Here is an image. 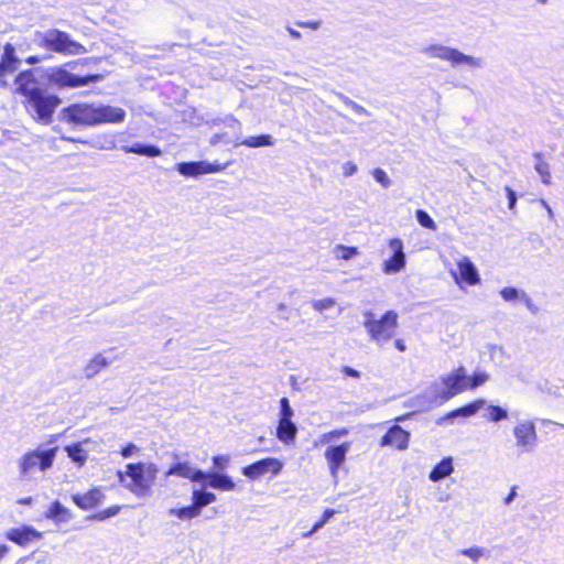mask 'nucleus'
I'll use <instances>...</instances> for the list:
<instances>
[{
	"label": "nucleus",
	"mask_w": 564,
	"mask_h": 564,
	"mask_svg": "<svg viewBox=\"0 0 564 564\" xmlns=\"http://www.w3.org/2000/svg\"><path fill=\"white\" fill-rule=\"evenodd\" d=\"M17 91L25 97L26 109L37 120L50 122L55 108L61 104L57 96L46 94L35 79L33 72H22L15 79Z\"/></svg>",
	"instance_id": "1"
},
{
	"label": "nucleus",
	"mask_w": 564,
	"mask_h": 564,
	"mask_svg": "<svg viewBox=\"0 0 564 564\" xmlns=\"http://www.w3.org/2000/svg\"><path fill=\"white\" fill-rule=\"evenodd\" d=\"M158 473L159 468L153 463H129L124 471H117V477L119 482L133 495L145 497L150 494Z\"/></svg>",
	"instance_id": "2"
},
{
	"label": "nucleus",
	"mask_w": 564,
	"mask_h": 564,
	"mask_svg": "<svg viewBox=\"0 0 564 564\" xmlns=\"http://www.w3.org/2000/svg\"><path fill=\"white\" fill-rule=\"evenodd\" d=\"M468 376L464 367L441 377V382L431 384L419 399H425L429 406L448 401L456 394L467 390Z\"/></svg>",
	"instance_id": "3"
},
{
	"label": "nucleus",
	"mask_w": 564,
	"mask_h": 564,
	"mask_svg": "<svg viewBox=\"0 0 564 564\" xmlns=\"http://www.w3.org/2000/svg\"><path fill=\"white\" fill-rule=\"evenodd\" d=\"M57 449L56 446L51 448L39 446L25 452L17 462L20 480H36L40 474L45 473L53 466Z\"/></svg>",
	"instance_id": "4"
},
{
	"label": "nucleus",
	"mask_w": 564,
	"mask_h": 564,
	"mask_svg": "<svg viewBox=\"0 0 564 564\" xmlns=\"http://www.w3.org/2000/svg\"><path fill=\"white\" fill-rule=\"evenodd\" d=\"M364 327L367 329L370 339L379 346H383L394 335L398 327V314L394 311L386 312L380 318L371 311L364 312Z\"/></svg>",
	"instance_id": "5"
},
{
	"label": "nucleus",
	"mask_w": 564,
	"mask_h": 564,
	"mask_svg": "<svg viewBox=\"0 0 564 564\" xmlns=\"http://www.w3.org/2000/svg\"><path fill=\"white\" fill-rule=\"evenodd\" d=\"M35 41L40 46L64 55H79L87 52L84 45L72 40L66 32L57 29L37 33Z\"/></svg>",
	"instance_id": "6"
},
{
	"label": "nucleus",
	"mask_w": 564,
	"mask_h": 564,
	"mask_svg": "<svg viewBox=\"0 0 564 564\" xmlns=\"http://www.w3.org/2000/svg\"><path fill=\"white\" fill-rule=\"evenodd\" d=\"M423 53L429 57L448 62L453 67L466 65L471 68H481L484 67L485 64L481 57L466 55L465 53L458 51L457 48H453L451 46H445L442 44H433L426 46L425 48H423Z\"/></svg>",
	"instance_id": "7"
},
{
	"label": "nucleus",
	"mask_w": 564,
	"mask_h": 564,
	"mask_svg": "<svg viewBox=\"0 0 564 564\" xmlns=\"http://www.w3.org/2000/svg\"><path fill=\"white\" fill-rule=\"evenodd\" d=\"M99 74L78 76L68 72L65 67L52 68L48 74L50 82L59 88H76L101 80Z\"/></svg>",
	"instance_id": "8"
},
{
	"label": "nucleus",
	"mask_w": 564,
	"mask_h": 564,
	"mask_svg": "<svg viewBox=\"0 0 564 564\" xmlns=\"http://www.w3.org/2000/svg\"><path fill=\"white\" fill-rule=\"evenodd\" d=\"M62 119L76 126H97V106L73 104L62 110Z\"/></svg>",
	"instance_id": "9"
},
{
	"label": "nucleus",
	"mask_w": 564,
	"mask_h": 564,
	"mask_svg": "<svg viewBox=\"0 0 564 564\" xmlns=\"http://www.w3.org/2000/svg\"><path fill=\"white\" fill-rule=\"evenodd\" d=\"M516 446L521 453H532L538 444V433L532 420H522L513 427Z\"/></svg>",
	"instance_id": "10"
},
{
	"label": "nucleus",
	"mask_w": 564,
	"mask_h": 564,
	"mask_svg": "<svg viewBox=\"0 0 564 564\" xmlns=\"http://www.w3.org/2000/svg\"><path fill=\"white\" fill-rule=\"evenodd\" d=\"M226 164L209 163L207 161H191L181 162L176 164V170L180 174L187 177H197L203 174H210L224 171L227 167Z\"/></svg>",
	"instance_id": "11"
},
{
	"label": "nucleus",
	"mask_w": 564,
	"mask_h": 564,
	"mask_svg": "<svg viewBox=\"0 0 564 564\" xmlns=\"http://www.w3.org/2000/svg\"><path fill=\"white\" fill-rule=\"evenodd\" d=\"M388 246L393 254L383 261L382 271L384 274H395L403 270L406 263L403 242L398 238H393L389 240Z\"/></svg>",
	"instance_id": "12"
},
{
	"label": "nucleus",
	"mask_w": 564,
	"mask_h": 564,
	"mask_svg": "<svg viewBox=\"0 0 564 564\" xmlns=\"http://www.w3.org/2000/svg\"><path fill=\"white\" fill-rule=\"evenodd\" d=\"M282 468L283 463L281 460L278 458L268 457L243 467L242 474L250 479H258L268 473L278 475Z\"/></svg>",
	"instance_id": "13"
},
{
	"label": "nucleus",
	"mask_w": 564,
	"mask_h": 564,
	"mask_svg": "<svg viewBox=\"0 0 564 564\" xmlns=\"http://www.w3.org/2000/svg\"><path fill=\"white\" fill-rule=\"evenodd\" d=\"M351 448L350 442H344L340 445L328 446L324 453L325 459L327 460L330 474L334 478L337 477L339 467L346 459L347 453Z\"/></svg>",
	"instance_id": "14"
},
{
	"label": "nucleus",
	"mask_w": 564,
	"mask_h": 564,
	"mask_svg": "<svg viewBox=\"0 0 564 564\" xmlns=\"http://www.w3.org/2000/svg\"><path fill=\"white\" fill-rule=\"evenodd\" d=\"M6 536L11 542H14L21 546H25L32 541L40 540L42 538V533L35 530L30 525H21L19 528H12L7 533Z\"/></svg>",
	"instance_id": "15"
},
{
	"label": "nucleus",
	"mask_w": 564,
	"mask_h": 564,
	"mask_svg": "<svg viewBox=\"0 0 564 564\" xmlns=\"http://www.w3.org/2000/svg\"><path fill=\"white\" fill-rule=\"evenodd\" d=\"M165 475L178 476L192 481H205V471L194 468L188 462H177L173 464Z\"/></svg>",
	"instance_id": "16"
},
{
	"label": "nucleus",
	"mask_w": 564,
	"mask_h": 564,
	"mask_svg": "<svg viewBox=\"0 0 564 564\" xmlns=\"http://www.w3.org/2000/svg\"><path fill=\"white\" fill-rule=\"evenodd\" d=\"M410 434L399 425H393L381 438V446H394L402 451L408 447Z\"/></svg>",
	"instance_id": "17"
},
{
	"label": "nucleus",
	"mask_w": 564,
	"mask_h": 564,
	"mask_svg": "<svg viewBox=\"0 0 564 564\" xmlns=\"http://www.w3.org/2000/svg\"><path fill=\"white\" fill-rule=\"evenodd\" d=\"M90 444L91 441L89 438H86L82 442L66 445L64 447V451L66 452L67 456L70 458L73 463H75L78 467H83L88 459Z\"/></svg>",
	"instance_id": "18"
},
{
	"label": "nucleus",
	"mask_w": 564,
	"mask_h": 564,
	"mask_svg": "<svg viewBox=\"0 0 564 564\" xmlns=\"http://www.w3.org/2000/svg\"><path fill=\"white\" fill-rule=\"evenodd\" d=\"M126 119V111L120 107L109 105L97 106V124L120 123Z\"/></svg>",
	"instance_id": "19"
},
{
	"label": "nucleus",
	"mask_w": 564,
	"mask_h": 564,
	"mask_svg": "<svg viewBox=\"0 0 564 564\" xmlns=\"http://www.w3.org/2000/svg\"><path fill=\"white\" fill-rule=\"evenodd\" d=\"M485 404V400H476L467 405H464L459 409L448 412L447 414L441 416L436 423L444 424L445 422H453L456 417H468L476 414Z\"/></svg>",
	"instance_id": "20"
},
{
	"label": "nucleus",
	"mask_w": 564,
	"mask_h": 564,
	"mask_svg": "<svg viewBox=\"0 0 564 564\" xmlns=\"http://www.w3.org/2000/svg\"><path fill=\"white\" fill-rule=\"evenodd\" d=\"M104 498V494L98 488H94L84 495L75 494L72 496L74 503L83 510H88L98 506Z\"/></svg>",
	"instance_id": "21"
},
{
	"label": "nucleus",
	"mask_w": 564,
	"mask_h": 564,
	"mask_svg": "<svg viewBox=\"0 0 564 564\" xmlns=\"http://www.w3.org/2000/svg\"><path fill=\"white\" fill-rule=\"evenodd\" d=\"M460 279L469 285H476L480 282L479 273L475 264L464 257L457 263Z\"/></svg>",
	"instance_id": "22"
},
{
	"label": "nucleus",
	"mask_w": 564,
	"mask_h": 564,
	"mask_svg": "<svg viewBox=\"0 0 564 564\" xmlns=\"http://www.w3.org/2000/svg\"><path fill=\"white\" fill-rule=\"evenodd\" d=\"M205 480L209 487L218 490L230 491L236 487L231 477L220 473H205Z\"/></svg>",
	"instance_id": "23"
},
{
	"label": "nucleus",
	"mask_w": 564,
	"mask_h": 564,
	"mask_svg": "<svg viewBox=\"0 0 564 564\" xmlns=\"http://www.w3.org/2000/svg\"><path fill=\"white\" fill-rule=\"evenodd\" d=\"M297 434V427L293 423L292 419L279 420L276 427V436L284 444H291L294 442Z\"/></svg>",
	"instance_id": "24"
},
{
	"label": "nucleus",
	"mask_w": 564,
	"mask_h": 564,
	"mask_svg": "<svg viewBox=\"0 0 564 564\" xmlns=\"http://www.w3.org/2000/svg\"><path fill=\"white\" fill-rule=\"evenodd\" d=\"M454 471L453 458L444 457L434 468L430 471L429 478L433 481H440L449 476Z\"/></svg>",
	"instance_id": "25"
},
{
	"label": "nucleus",
	"mask_w": 564,
	"mask_h": 564,
	"mask_svg": "<svg viewBox=\"0 0 564 564\" xmlns=\"http://www.w3.org/2000/svg\"><path fill=\"white\" fill-rule=\"evenodd\" d=\"M121 150L124 153H134V154H139V155H144L148 158H156L162 154V151L158 147L151 145V144H144V143H134L132 145H123V147H121Z\"/></svg>",
	"instance_id": "26"
},
{
	"label": "nucleus",
	"mask_w": 564,
	"mask_h": 564,
	"mask_svg": "<svg viewBox=\"0 0 564 564\" xmlns=\"http://www.w3.org/2000/svg\"><path fill=\"white\" fill-rule=\"evenodd\" d=\"M47 519H52L55 522H68L72 519L70 511L64 507L58 500L54 501L47 511L45 512Z\"/></svg>",
	"instance_id": "27"
},
{
	"label": "nucleus",
	"mask_w": 564,
	"mask_h": 564,
	"mask_svg": "<svg viewBox=\"0 0 564 564\" xmlns=\"http://www.w3.org/2000/svg\"><path fill=\"white\" fill-rule=\"evenodd\" d=\"M216 499L217 498L214 492L206 491L203 489H194L192 494L193 505L197 509L199 514L202 513L204 507L215 502Z\"/></svg>",
	"instance_id": "28"
},
{
	"label": "nucleus",
	"mask_w": 564,
	"mask_h": 564,
	"mask_svg": "<svg viewBox=\"0 0 564 564\" xmlns=\"http://www.w3.org/2000/svg\"><path fill=\"white\" fill-rule=\"evenodd\" d=\"M108 366V360L101 355L97 354L86 365L83 370L85 378L90 379L98 375L104 368Z\"/></svg>",
	"instance_id": "29"
},
{
	"label": "nucleus",
	"mask_w": 564,
	"mask_h": 564,
	"mask_svg": "<svg viewBox=\"0 0 564 564\" xmlns=\"http://www.w3.org/2000/svg\"><path fill=\"white\" fill-rule=\"evenodd\" d=\"M17 63L18 59L14 55V47L11 44H7L0 61V73L12 74L15 70Z\"/></svg>",
	"instance_id": "30"
},
{
	"label": "nucleus",
	"mask_w": 564,
	"mask_h": 564,
	"mask_svg": "<svg viewBox=\"0 0 564 564\" xmlns=\"http://www.w3.org/2000/svg\"><path fill=\"white\" fill-rule=\"evenodd\" d=\"M235 145H246L249 148L271 147L273 145V139L269 134H261L258 137H248L241 140H237Z\"/></svg>",
	"instance_id": "31"
},
{
	"label": "nucleus",
	"mask_w": 564,
	"mask_h": 564,
	"mask_svg": "<svg viewBox=\"0 0 564 564\" xmlns=\"http://www.w3.org/2000/svg\"><path fill=\"white\" fill-rule=\"evenodd\" d=\"M533 156L536 161L535 165H534V170L540 175L541 182L544 185H550L552 176H551L549 163L543 160L542 154L539 152L534 153Z\"/></svg>",
	"instance_id": "32"
},
{
	"label": "nucleus",
	"mask_w": 564,
	"mask_h": 564,
	"mask_svg": "<svg viewBox=\"0 0 564 564\" xmlns=\"http://www.w3.org/2000/svg\"><path fill=\"white\" fill-rule=\"evenodd\" d=\"M169 514L175 516L181 520H191V519L198 517L199 512L192 503L191 506H187V507L172 508L169 510Z\"/></svg>",
	"instance_id": "33"
},
{
	"label": "nucleus",
	"mask_w": 564,
	"mask_h": 564,
	"mask_svg": "<svg viewBox=\"0 0 564 564\" xmlns=\"http://www.w3.org/2000/svg\"><path fill=\"white\" fill-rule=\"evenodd\" d=\"M91 147L98 150H113L116 149L115 137L111 134L97 137L91 140Z\"/></svg>",
	"instance_id": "34"
},
{
	"label": "nucleus",
	"mask_w": 564,
	"mask_h": 564,
	"mask_svg": "<svg viewBox=\"0 0 564 564\" xmlns=\"http://www.w3.org/2000/svg\"><path fill=\"white\" fill-rule=\"evenodd\" d=\"M458 553L469 557L474 563H477L484 556H488V551L485 547L478 545H473L470 547L459 550Z\"/></svg>",
	"instance_id": "35"
},
{
	"label": "nucleus",
	"mask_w": 564,
	"mask_h": 564,
	"mask_svg": "<svg viewBox=\"0 0 564 564\" xmlns=\"http://www.w3.org/2000/svg\"><path fill=\"white\" fill-rule=\"evenodd\" d=\"M335 95H336V97L339 100L343 101L344 105H346L347 107L351 108L356 113L362 115V116H369L370 115V112L365 107H362L361 105L355 102L352 99H350L346 95H344L341 93H335Z\"/></svg>",
	"instance_id": "36"
},
{
	"label": "nucleus",
	"mask_w": 564,
	"mask_h": 564,
	"mask_svg": "<svg viewBox=\"0 0 564 564\" xmlns=\"http://www.w3.org/2000/svg\"><path fill=\"white\" fill-rule=\"evenodd\" d=\"M334 254L337 259L350 260L358 254V249L356 247L338 245L334 248Z\"/></svg>",
	"instance_id": "37"
},
{
	"label": "nucleus",
	"mask_w": 564,
	"mask_h": 564,
	"mask_svg": "<svg viewBox=\"0 0 564 564\" xmlns=\"http://www.w3.org/2000/svg\"><path fill=\"white\" fill-rule=\"evenodd\" d=\"M415 217H416L417 223L422 227H424L426 229H432V230L436 229L435 221L432 219V217L425 210L417 209L415 213Z\"/></svg>",
	"instance_id": "38"
},
{
	"label": "nucleus",
	"mask_w": 564,
	"mask_h": 564,
	"mask_svg": "<svg viewBox=\"0 0 564 564\" xmlns=\"http://www.w3.org/2000/svg\"><path fill=\"white\" fill-rule=\"evenodd\" d=\"M488 411H489L488 419L492 422H500L508 417L507 410L499 405H489Z\"/></svg>",
	"instance_id": "39"
},
{
	"label": "nucleus",
	"mask_w": 564,
	"mask_h": 564,
	"mask_svg": "<svg viewBox=\"0 0 564 564\" xmlns=\"http://www.w3.org/2000/svg\"><path fill=\"white\" fill-rule=\"evenodd\" d=\"M348 434V430L347 429H338V430H333V431H329V432H326L324 434H322L319 436V443L321 444H328L329 442L336 440V438H339L341 436H345Z\"/></svg>",
	"instance_id": "40"
},
{
	"label": "nucleus",
	"mask_w": 564,
	"mask_h": 564,
	"mask_svg": "<svg viewBox=\"0 0 564 564\" xmlns=\"http://www.w3.org/2000/svg\"><path fill=\"white\" fill-rule=\"evenodd\" d=\"M489 379V375L486 372H475L473 377H468L467 389H475L484 384Z\"/></svg>",
	"instance_id": "41"
},
{
	"label": "nucleus",
	"mask_w": 564,
	"mask_h": 564,
	"mask_svg": "<svg viewBox=\"0 0 564 564\" xmlns=\"http://www.w3.org/2000/svg\"><path fill=\"white\" fill-rule=\"evenodd\" d=\"M522 292L523 291H520L516 288H503L501 291H500V295L501 297L507 301V302H513V301H517V300H521V295H522Z\"/></svg>",
	"instance_id": "42"
},
{
	"label": "nucleus",
	"mask_w": 564,
	"mask_h": 564,
	"mask_svg": "<svg viewBox=\"0 0 564 564\" xmlns=\"http://www.w3.org/2000/svg\"><path fill=\"white\" fill-rule=\"evenodd\" d=\"M373 178L381 184L383 188H388L391 185V180L382 169H375L372 171Z\"/></svg>",
	"instance_id": "43"
},
{
	"label": "nucleus",
	"mask_w": 564,
	"mask_h": 564,
	"mask_svg": "<svg viewBox=\"0 0 564 564\" xmlns=\"http://www.w3.org/2000/svg\"><path fill=\"white\" fill-rule=\"evenodd\" d=\"M293 416V410L290 405L289 399L283 397L280 400V419L279 420H289Z\"/></svg>",
	"instance_id": "44"
},
{
	"label": "nucleus",
	"mask_w": 564,
	"mask_h": 564,
	"mask_svg": "<svg viewBox=\"0 0 564 564\" xmlns=\"http://www.w3.org/2000/svg\"><path fill=\"white\" fill-rule=\"evenodd\" d=\"M314 310L318 312H323L324 310H328L335 305V301L333 299H324V300H315L312 302Z\"/></svg>",
	"instance_id": "45"
},
{
	"label": "nucleus",
	"mask_w": 564,
	"mask_h": 564,
	"mask_svg": "<svg viewBox=\"0 0 564 564\" xmlns=\"http://www.w3.org/2000/svg\"><path fill=\"white\" fill-rule=\"evenodd\" d=\"M229 456H226V455H218V456H214L213 457V464H214V467L217 468V469H225L227 467V465L229 464Z\"/></svg>",
	"instance_id": "46"
},
{
	"label": "nucleus",
	"mask_w": 564,
	"mask_h": 564,
	"mask_svg": "<svg viewBox=\"0 0 564 564\" xmlns=\"http://www.w3.org/2000/svg\"><path fill=\"white\" fill-rule=\"evenodd\" d=\"M521 301L525 304V306L532 314L538 313L539 307L532 302V300L525 292H522Z\"/></svg>",
	"instance_id": "47"
},
{
	"label": "nucleus",
	"mask_w": 564,
	"mask_h": 564,
	"mask_svg": "<svg viewBox=\"0 0 564 564\" xmlns=\"http://www.w3.org/2000/svg\"><path fill=\"white\" fill-rule=\"evenodd\" d=\"M505 191H506V193H507V197H508V207H509L510 209H513V208H514V206H516V204H517V194H516V192H514L511 187H509V186H506V187H505Z\"/></svg>",
	"instance_id": "48"
},
{
	"label": "nucleus",
	"mask_w": 564,
	"mask_h": 564,
	"mask_svg": "<svg viewBox=\"0 0 564 564\" xmlns=\"http://www.w3.org/2000/svg\"><path fill=\"white\" fill-rule=\"evenodd\" d=\"M119 512V507L108 508L107 510L102 511L98 516H95L98 520H104L109 517H113Z\"/></svg>",
	"instance_id": "49"
},
{
	"label": "nucleus",
	"mask_w": 564,
	"mask_h": 564,
	"mask_svg": "<svg viewBox=\"0 0 564 564\" xmlns=\"http://www.w3.org/2000/svg\"><path fill=\"white\" fill-rule=\"evenodd\" d=\"M137 451H138V447L134 444H128L126 447L122 448L121 455L124 458H128V457H131Z\"/></svg>",
	"instance_id": "50"
},
{
	"label": "nucleus",
	"mask_w": 564,
	"mask_h": 564,
	"mask_svg": "<svg viewBox=\"0 0 564 564\" xmlns=\"http://www.w3.org/2000/svg\"><path fill=\"white\" fill-rule=\"evenodd\" d=\"M343 169H344V174L346 176H350L357 172V165L352 162H346L344 164Z\"/></svg>",
	"instance_id": "51"
},
{
	"label": "nucleus",
	"mask_w": 564,
	"mask_h": 564,
	"mask_svg": "<svg viewBox=\"0 0 564 564\" xmlns=\"http://www.w3.org/2000/svg\"><path fill=\"white\" fill-rule=\"evenodd\" d=\"M321 21H308V22H299L297 25L301 28H310L313 30H317L321 26Z\"/></svg>",
	"instance_id": "52"
},
{
	"label": "nucleus",
	"mask_w": 564,
	"mask_h": 564,
	"mask_svg": "<svg viewBox=\"0 0 564 564\" xmlns=\"http://www.w3.org/2000/svg\"><path fill=\"white\" fill-rule=\"evenodd\" d=\"M343 371H344V373H345L346 376H349V377H354V378H359V377H360V372H359V371H357V370H356V369H354V368L347 367V366H346V367H344V370H343Z\"/></svg>",
	"instance_id": "53"
},
{
	"label": "nucleus",
	"mask_w": 564,
	"mask_h": 564,
	"mask_svg": "<svg viewBox=\"0 0 564 564\" xmlns=\"http://www.w3.org/2000/svg\"><path fill=\"white\" fill-rule=\"evenodd\" d=\"M516 490H517V487L513 486L511 488L509 495L505 498V503L506 505H510L514 500V498L517 497V491Z\"/></svg>",
	"instance_id": "54"
},
{
	"label": "nucleus",
	"mask_w": 564,
	"mask_h": 564,
	"mask_svg": "<svg viewBox=\"0 0 564 564\" xmlns=\"http://www.w3.org/2000/svg\"><path fill=\"white\" fill-rule=\"evenodd\" d=\"M326 524V521L324 519H321L319 521H317L313 528L310 530V533H315L316 531H318L321 528H323L324 525Z\"/></svg>",
	"instance_id": "55"
},
{
	"label": "nucleus",
	"mask_w": 564,
	"mask_h": 564,
	"mask_svg": "<svg viewBox=\"0 0 564 564\" xmlns=\"http://www.w3.org/2000/svg\"><path fill=\"white\" fill-rule=\"evenodd\" d=\"M326 524V521L324 519H321L319 521H317L313 528L310 530V533H315L316 531H318L321 528H323L324 525Z\"/></svg>",
	"instance_id": "56"
},
{
	"label": "nucleus",
	"mask_w": 564,
	"mask_h": 564,
	"mask_svg": "<svg viewBox=\"0 0 564 564\" xmlns=\"http://www.w3.org/2000/svg\"><path fill=\"white\" fill-rule=\"evenodd\" d=\"M335 511L332 509L325 510L323 518L326 522L334 516Z\"/></svg>",
	"instance_id": "57"
},
{
	"label": "nucleus",
	"mask_w": 564,
	"mask_h": 564,
	"mask_svg": "<svg viewBox=\"0 0 564 564\" xmlns=\"http://www.w3.org/2000/svg\"><path fill=\"white\" fill-rule=\"evenodd\" d=\"M32 502H33V498L32 497H26V498H22V499L18 500V503H20V505H28V506H30V505H32Z\"/></svg>",
	"instance_id": "58"
},
{
	"label": "nucleus",
	"mask_w": 564,
	"mask_h": 564,
	"mask_svg": "<svg viewBox=\"0 0 564 564\" xmlns=\"http://www.w3.org/2000/svg\"><path fill=\"white\" fill-rule=\"evenodd\" d=\"M288 31L290 33V35L293 37V39H300L301 37V33L292 28H288Z\"/></svg>",
	"instance_id": "59"
},
{
	"label": "nucleus",
	"mask_w": 564,
	"mask_h": 564,
	"mask_svg": "<svg viewBox=\"0 0 564 564\" xmlns=\"http://www.w3.org/2000/svg\"><path fill=\"white\" fill-rule=\"evenodd\" d=\"M395 347L400 351H404L406 349L403 340H401V339L395 340Z\"/></svg>",
	"instance_id": "60"
},
{
	"label": "nucleus",
	"mask_w": 564,
	"mask_h": 564,
	"mask_svg": "<svg viewBox=\"0 0 564 564\" xmlns=\"http://www.w3.org/2000/svg\"><path fill=\"white\" fill-rule=\"evenodd\" d=\"M9 547L4 544L0 545V560L8 553Z\"/></svg>",
	"instance_id": "61"
},
{
	"label": "nucleus",
	"mask_w": 564,
	"mask_h": 564,
	"mask_svg": "<svg viewBox=\"0 0 564 564\" xmlns=\"http://www.w3.org/2000/svg\"><path fill=\"white\" fill-rule=\"evenodd\" d=\"M39 62H41V58H40V57H37V56H30V57L26 59V63H29V64H36V63H39Z\"/></svg>",
	"instance_id": "62"
},
{
	"label": "nucleus",
	"mask_w": 564,
	"mask_h": 564,
	"mask_svg": "<svg viewBox=\"0 0 564 564\" xmlns=\"http://www.w3.org/2000/svg\"><path fill=\"white\" fill-rule=\"evenodd\" d=\"M228 121L230 122L229 123L230 127H235V126H237L238 128L240 127V122L237 119H235L234 117L228 118Z\"/></svg>",
	"instance_id": "63"
},
{
	"label": "nucleus",
	"mask_w": 564,
	"mask_h": 564,
	"mask_svg": "<svg viewBox=\"0 0 564 564\" xmlns=\"http://www.w3.org/2000/svg\"><path fill=\"white\" fill-rule=\"evenodd\" d=\"M8 73H0V87H6L8 85L7 80L4 79V76Z\"/></svg>",
	"instance_id": "64"
}]
</instances>
